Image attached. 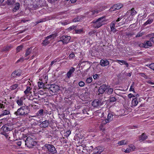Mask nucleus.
<instances>
[{
    "instance_id": "f257e3e1",
    "label": "nucleus",
    "mask_w": 154,
    "mask_h": 154,
    "mask_svg": "<svg viewBox=\"0 0 154 154\" xmlns=\"http://www.w3.org/2000/svg\"><path fill=\"white\" fill-rule=\"evenodd\" d=\"M28 114V109L25 106H22L18 109L14 114L17 116H23Z\"/></svg>"
},
{
    "instance_id": "f03ea898",
    "label": "nucleus",
    "mask_w": 154,
    "mask_h": 154,
    "mask_svg": "<svg viewBox=\"0 0 154 154\" xmlns=\"http://www.w3.org/2000/svg\"><path fill=\"white\" fill-rule=\"evenodd\" d=\"M25 145L29 148H32L36 143L35 141L30 137H27L26 140H25Z\"/></svg>"
},
{
    "instance_id": "7ed1b4c3",
    "label": "nucleus",
    "mask_w": 154,
    "mask_h": 154,
    "mask_svg": "<svg viewBox=\"0 0 154 154\" xmlns=\"http://www.w3.org/2000/svg\"><path fill=\"white\" fill-rule=\"evenodd\" d=\"M105 20L104 17H102L98 18L96 21H94V27L95 28H98L103 24Z\"/></svg>"
},
{
    "instance_id": "20e7f679",
    "label": "nucleus",
    "mask_w": 154,
    "mask_h": 154,
    "mask_svg": "<svg viewBox=\"0 0 154 154\" xmlns=\"http://www.w3.org/2000/svg\"><path fill=\"white\" fill-rule=\"evenodd\" d=\"M45 147L48 149V150L49 152L51 153L52 154H55L57 153V150L53 145L50 144H46L45 145Z\"/></svg>"
},
{
    "instance_id": "39448f33",
    "label": "nucleus",
    "mask_w": 154,
    "mask_h": 154,
    "mask_svg": "<svg viewBox=\"0 0 154 154\" xmlns=\"http://www.w3.org/2000/svg\"><path fill=\"white\" fill-rule=\"evenodd\" d=\"M104 150V149L100 146H97L91 151L92 154H100Z\"/></svg>"
},
{
    "instance_id": "423d86ee",
    "label": "nucleus",
    "mask_w": 154,
    "mask_h": 154,
    "mask_svg": "<svg viewBox=\"0 0 154 154\" xmlns=\"http://www.w3.org/2000/svg\"><path fill=\"white\" fill-rule=\"evenodd\" d=\"M71 38L70 36L63 35L60 37V40L59 42L61 41L63 44H67L69 42Z\"/></svg>"
},
{
    "instance_id": "0eeeda50",
    "label": "nucleus",
    "mask_w": 154,
    "mask_h": 154,
    "mask_svg": "<svg viewBox=\"0 0 154 154\" xmlns=\"http://www.w3.org/2000/svg\"><path fill=\"white\" fill-rule=\"evenodd\" d=\"M49 90L53 93L57 92L60 90L58 86L56 85H51L49 88Z\"/></svg>"
},
{
    "instance_id": "6e6552de",
    "label": "nucleus",
    "mask_w": 154,
    "mask_h": 154,
    "mask_svg": "<svg viewBox=\"0 0 154 154\" xmlns=\"http://www.w3.org/2000/svg\"><path fill=\"white\" fill-rule=\"evenodd\" d=\"M123 7V5L120 3H118L113 5L110 9V11H114L116 10L120 9Z\"/></svg>"
},
{
    "instance_id": "1a4fd4ad",
    "label": "nucleus",
    "mask_w": 154,
    "mask_h": 154,
    "mask_svg": "<svg viewBox=\"0 0 154 154\" xmlns=\"http://www.w3.org/2000/svg\"><path fill=\"white\" fill-rule=\"evenodd\" d=\"M107 86L106 85H103L100 86L98 89L99 94H102L107 89Z\"/></svg>"
},
{
    "instance_id": "9d476101",
    "label": "nucleus",
    "mask_w": 154,
    "mask_h": 154,
    "mask_svg": "<svg viewBox=\"0 0 154 154\" xmlns=\"http://www.w3.org/2000/svg\"><path fill=\"white\" fill-rule=\"evenodd\" d=\"M102 104V103L97 99L94 100L92 103V105L94 107H97L101 105Z\"/></svg>"
},
{
    "instance_id": "9b49d317",
    "label": "nucleus",
    "mask_w": 154,
    "mask_h": 154,
    "mask_svg": "<svg viewBox=\"0 0 154 154\" xmlns=\"http://www.w3.org/2000/svg\"><path fill=\"white\" fill-rule=\"evenodd\" d=\"M109 64V62L106 60H101L100 65L103 66H107Z\"/></svg>"
},
{
    "instance_id": "f8f14e48",
    "label": "nucleus",
    "mask_w": 154,
    "mask_h": 154,
    "mask_svg": "<svg viewBox=\"0 0 154 154\" xmlns=\"http://www.w3.org/2000/svg\"><path fill=\"white\" fill-rule=\"evenodd\" d=\"M147 138V136L144 133H143L139 137V140L140 142H142Z\"/></svg>"
},
{
    "instance_id": "ddd939ff",
    "label": "nucleus",
    "mask_w": 154,
    "mask_h": 154,
    "mask_svg": "<svg viewBox=\"0 0 154 154\" xmlns=\"http://www.w3.org/2000/svg\"><path fill=\"white\" fill-rule=\"evenodd\" d=\"M25 98L23 97H22L18 99L17 101V103L18 105L19 106H23V101L25 100Z\"/></svg>"
},
{
    "instance_id": "4468645a",
    "label": "nucleus",
    "mask_w": 154,
    "mask_h": 154,
    "mask_svg": "<svg viewBox=\"0 0 154 154\" xmlns=\"http://www.w3.org/2000/svg\"><path fill=\"white\" fill-rule=\"evenodd\" d=\"M75 70V69L73 67H71L69 70V71L67 72V76L68 78H69L71 76V74L73 73Z\"/></svg>"
},
{
    "instance_id": "2eb2a0df",
    "label": "nucleus",
    "mask_w": 154,
    "mask_h": 154,
    "mask_svg": "<svg viewBox=\"0 0 154 154\" xmlns=\"http://www.w3.org/2000/svg\"><path fill=\"white\" fill-rule=\"evenodd\" d=\"M116 22H113L110 25V28L111 31L113 33H115L117 31V30L115 28V25L116 24Z\"/></svg>"
},
{
    "instance_id": "dca6fc26",
    "label": "nucleus",
    "mask_w": 154,
    "mask_h": 154,
    "mask_svg": "<svg viewBox=\"0 0 154 154\" xmlns=\"http://www.w3.org/2000/svg\"><path fill=\"white\" fill-rule=\"evenodd\" d=\"M116 61L121 65L125 64L126 65V67H128V64L126 61L124 60H116Z\"/></svg>"
},
{
    "instance_id": "f3484780",
    "label": "nucleus",
    "mask_w": 154,
    "mask_h": 154,
    "mask_svg": "<svg viewBox=\"0 0 154 154\" xmlns=\"http://www.w3.org/2000/svg\"><path fill=\"white\" fill-rule=\"evenodd\" d=\"M151 41L150 40L149 41H145L144 42V48H148L149 47L152 46V44L151 42Z\"/></svg>"
},
{
    "instance_id": "a211bd4d",
    "label": "nucleus",
    "mask_w": 154,
    "mask_h": 154,
    "mask_svg": "<svg viewBox=\"0 0 154 154\" xmlns=\"http://www.w3.org/2000/svg\"><path fill=\"white\" fill-rule=\"evenodd\" d=\"M4 132H6L12 130L11 128L9 127L8 125H6L2 127Z\"/></svg>"
},
{
    "instance_id": "6ab92c4d",
    "label": "nucleus",
    "mask_w": 154,
    "mask_h": 154,
    "mask_svg": "<svg viewBox=\"0 0 154 154\" xmlns=\"http://www.w3.org/2000/svg\"><path fill=\"white\" fill-rule=\"evenodd\" d=\"M100 11H101L98 10L97 9H93L91 10V11L90 12V14H92V15H95Z\"/></svg>"
},
{
    "instance_id": "aec40b11",
    "label": "nucleus",
    "mask_w": 154,
    "mask_h": 154,
    "mask_svg": "<svg viewBox=\"0 0 154 154\" xmlns=\"http://www.w3.org/2000/svg\"><path fill=\"white\" fill-rule=\"evenodd\" d=\"M57 33H54L47 36L46 38L50 41L52 39H54L57 36Z\"/></svg>"
},
{
    "instance_id": "412c9836",
    "label": "nucleus",
    "mask_w": 154,
    "mask_h": 154,
    "mask_svg": "<svg viewBox=\"0 0 154 154\" xmlns=\"http://www.w3.org/2000/svg\"><path fill=\"white\" fill-rule=\"evenodd\" d=\"M49 123L48 121L46 120L43 122L41 124L42 126L44 128H45L47 127L49 125Z\"/></svg>"
},
{
    "instance_id": "4be33fe9",
    "label": "nucleus",
    "mask_w": 154,
    "mask_h": 154,
    "mask_svg": "<svg viewBox=\"0 0 154 154\" xmlns=\"http://www.w3.org/2000/svg\"><path fill=\"white\" fill-rule=\"evenodd\" d=\"M12 47L10 45H7L4 47L2 49V51H8Z\"/></svg>"
},
{
    "instance_id": "5701e85b",
    "label": "nucleus",
    "mask_w": 154,
    "mask_h": 154,
    "mask_svg": "<svg viewBox=\"0 0 154 154\" xmlns=\"http://www.w3.org/2000/svg\"><path fill=\"white\" fill-rule=\"evenodd\" d=\"M32 48H28L26 50V53L25 54V57H26L27 56L29 55L32 52Z\"/></svg>"
},
{
    "instance_id": "b1692460",
    "label": "nucleus",
    "mask_w": 154,
    "mask_h": 154,
    "mask_svg": "<svg viewBox=\"0 0 154 154\" xmlns=\"http://www.w3.org/2000/svg\"><path fill=\"white\" fill-rule=\"evenodd\" d=\"M20 7V5L19 3H17L15 4L14 7L13 9V11L15 12L17 10L19 9Z\"/></svg>"
},
{
    "instance_id": "393cba45",
    "label": "nucleus",
    "mask_w": 154,
    "mask_h": 154,
    "mask_svg": "<svg viewBox=\"0 0 154 154\" xmlns=\"http://www.w3.org/2000/svg\"><path fill=\"white\" fill-rule=\"evenodd\" d=\"M20 75V73L18 71H14L11 74V76L13 77H15L16 76H19Z\"/></svg>"
},
{
    "instance_id": "a878e982",
    "label": "nucleus",
    "mask_w": 154,
    "mask_h": 154,
    "mask_svg": "<svg viewBox=\"0 0 154 154\" xmlns=\"http://www.w3.org/2000/svg\"><path fill=\"white\" fill-rule=\"evenodd\" d=\"M25 141L24 140H21L17 142V144L18 146L25 145Z\"/></svg>"
},
{
    "instance_id": "bb28decb",
    "label": "nucleus",
    "mask_w": 154,
    "mask_h": 154,
    "mask_svg": "<svg viewBox=\"0 0 154 154\" xmlns=\"http://www.w3.org/2000/svg\"><path fill=\"white\" fill-rule=\"evenodd\" d=\"M31 88L29 87H27L26 89L24 91V93L25 94L30 93L31 94L32 92L31 91Z\"/></svg>"
},
{
    "instance_id": "cd10ccee",
    "label": "nucleus",
    "mask_w": 154,
    "mask_h": 154,
    "mask_svg": "<svg viewBox=\"0 0 154 154\" xmlns=\"http://www.w3.org/2000/svg\"><path fill=\"white\" fill-rule=\"evenodd\" d=\"M10 112L8 110H5L0 115V116H5L9 114Z\"/></svg>"
},
{
    "instance_id": "c85d7f7f",
    "label": "nucleus",
    "mask_w": 154,
    "mask_h": 154,
    "mask_svg": "<svg viewBox=\"0 0 154 154\" xmlns=\"http://www.w3.org/2000/svg\"><path fill=\"white\" fill-rule=\"evenodd\" d=\"M127 143V141L125 140H123L119 142L118 144L119 146H122L126 144Z\"/></svg>"
},
{
    "instance_id": "c756f323",
    "label": "nucleus",
    "mask_w": 154,
    "mask_h": 154,
    "mask_svg": "<svg viewBox=\"0 0 154 154\" xmlns=\"http://www.w3.org/2000/svg\"><path fill=\"white\" fill-rule=\"evenodd\" d=\"M128 11L131 13V15L132 16L135 15L137 14V12L134 10V8L129 10Z\"/></svg>"
},
{
    "instance_id": "7c9ffc66",
    "label": "nucleus",
    "mask_w": 154,
    "mask_h": 154,
    "mask_svg": "<svg viewBox=\"0 0 154 154\" xmlns=\"http://www.w3.org/2000/svg\"><path fill=\"white\" fill-rule=\"evenodd\" d=\"M11 134H13L14 135V134L12 133H10L9 134L8 133H6V132H3L2 134L3 135H5L6 137L7 138H8L9 140H10V135Z\"/></svg>"
},
{
    "instance_id": "2f4dec72",
    "label": "nucleus",
    "mask_w": 154,
    "mask_h": 154,
    "mask_svg": "<svg viewBox=\"0 0 154 154\" xmlns=\"http://www.w3.org/2000/svg\"><path fill=\"white\" fill-rule=\"evenodd\" d=\"M50 42V40H48L45 38L42 42V44L44 45H46L49 44Z\"/></svg>"
},
{
    "instance_id": "473e14b6",
    "label": "nucleus",
    "mask_w": 154,
    "mask_h": 154,
    "mask_svg": "<svg viewBox=\"0 0 154 154\" xmlns=\"http://www.w3.org/2000/svg\"><path fill=\"white\" fill-rule=\"evenodd\" d=\"M138 103L137 99L136 98L134 99L132 101V104L134 106H136Z\"/></svg>"
},
{
    "instance_id": "72a5a7b5",
    "label": "nucleus",
    "mask_w": 154,
    "mask_h": 154,
    "mask_svg": "<svg viewBox=\"0 0 154 154\" xmlns=\"http://www.w3.org/2000/svg\"><path fill=\"white\" fill-rule=\"evenodd\" d=\"M113 116V115L111 113H109L108 114L107 119L108 122H109L112 120Z\"/></svg>"
},
{
    "instance_id": "f704fd0d",
    "label": "nucleus",
    "mask_w": 154,
    "mask_h": 154,
    "mask_svg": "<svg viewBox=\"0 0 154 154\" xmlns=\"http://www.w3.org/2000/svg\"><path fill=\"white\" fill-rule=\"evenodd\" d=\"M117 100V99L115 97H110V98L109 99V101L110 102H112L116 101Z\"/></svg>"
},
{
    "instance_id": "c9c22d12",
    "label": "nucleus",
    "mask_w": 154,
    "mask_h": 154,
    "mask_svg": "<svg viewBox=\"0 0 154 154\" xmlns=\"http://www.w3.org/2000/svg\"><path fill=\"white\" fill-rule=\"evenodd\" d=\"M106 90V92L109 94H111L113 91V89L112 88H107Z\"/></svg>"
},
{
    "instance_id": "e433bc0d",
    "label": "nucleus",
    "mask_w": 154,
    "mask_h": 154,
    "mask_svg": "<svg viewBox=\"0 0 154 154\" xmlns=\"http://www.w3.org/2000/svg\"><path fill=\"white\" fill-rule=\"evenodd\" d=\"M75 33L77 34H80L83 32V29H75Z\"/></svg>"
},
{
    "instance_id": "4c0bfd02",
    "label": "nucleus",
    "mask_w": 154,
    "mask_h": 154,
    "mask_svg": "<svg viewBox=\"0 0 154 154\" xmlns=\"http://www.w3.org/2000/svg\"><path fill=\"white\" fill-rule=\"evenodd\" d=\"M92 81V78L91 77H90L88 78L86 80V82L87 83H90Z\"/></svg>"
},
{
    "instance_id": "58836bf2",
    "label": "nucleus",
    "mask_w": 154,
    "mask_h": 154,
    "mask_svg": "<svg viewBox=\"0 0 154 154\" xmlns=\"http://www.w3.org/2000/svg\"><path fill=\"white\" fill-rule=\"evenodd\" d=\"M153 21L152 19H149L145 22L144 23L145 25H146L148 24H150Z\"/></svg>"
},
{
    "instance_id": "ea45409f",
    "label": "nucleus",
    "mask_w": 154,
    "mask_h": 154,
    "mask_svg": "<svg viewBox=\"0 0 154 154\" xmlns=\"http://www.w3.org/2000/svg\"><path fill=\"white\" fill-rule=\"evenodd\" d=\"M38 86L39 88H42L44 87V85L43 83L41 82H38Z\"/></svg>"
},
{
    "instance_id": "a19ab883",
    "label": "nucleus",
    "mask_w": 154,
    "mask_h": 154,
    "mask_svg": "<svg viewBox=\"0 0 154 154\" xmlns=\"http://www.w3.org/2000/svg\"><path fill=\"white\" fill-rule=\"evenodd\" d=\"M17 87L18 85L17 84H15L11 86V90H14Z\"/></svg>"
},
{
    "instance_id": "79ce46f5",
    "label": "nucleus",
    "mask_w": 154,
    "mask_h": 154,
    "mask_svg": "<svg viewBox=\"0 0 154 154\" xmlns=\"http://www.w3.org/2000/svg\"><path fill=\"white\" fill-rule=\"evenodd\" d=\"M101 125H105L107 123L109 122H108V120L107 119L103 120L102 121H101Z\"/></svg>"
},
{
    "instance_id": "37998d69",
    "label": "nucleus",
    "mask_w": 154,
    "mask_h": 154,
    "mask_svg": "<svg viewBox=\"0 0 154 154\" xmlns=\"http://www.w3.org/2000/svg\"><path fill=\"white\" fill-rule=\"evenodd\" d=\"M139 74L141 76L143 77L146 79H147L148 76L143 73H139Z\"/></svg>"
},
{
    "instance_id": "c03bdc74",
    "label": "nucleus",
    "mask_w": 154,
    "mask_h": 154,
    "mask_svg": "<svg viewBox=\"0 0 154 154\" xmlns=\"http://www.w3.org/2000/svg\"><path fill=\"white\" fill-rule=\"evenodd\" d=\"M22 48L23 46H22L20 45L18 46L16 49L17 52H18L22 50Z\"/></svg>"
},
{
    "instance_id": "a18cd8bd",
    "label": "nucleus",
    "mask_w": 154,
    "mask_h": 154,
    "mask_svg": "<svg viewBox=\"0 0 154 154\" xmlns=\"http://www.w3.org/2000/svg\"><path fill=\"white\" fill-rule=\"evenodd\" d=\"M123 151L126 153H128L131 152V149H130L129 148H127L125 150V149H124Z\"/></svg>"
},
{
    "instance_id": "49530a36",
    "label": "nucleus",
    "mask_w": 154,
    "mask_h": 154,
    "mask_svg": "<svg viewBox=\"0 0 154 154\" xmlns=\"http://www.w3.org/2000/svg\"><path fill=\"white\" fill-rule=\"evenodd\" d=\"M13 2V0H7V3L8 5H10L12 4Z\"/></svg>"
},
{
    "instance_id": "de8ad7c7",
    "label": "nucleus",
    "mask_w": 154,
    "mask_h": 154,
    "mask_svg": "<svg viewBox=\"0 0 154 154\" xmlns=\"http://www.w3.org/2000/svg\"><path fill=\"white\" fill-rule=\"evenodd\" d=\"M3 103L5 104V102H4L3 101H2L0 102V108H2L4 107L5 105Z\"/></svg>"
},
{
    "instance_id": "09e8293b",
    "label": "nucleus",
    "mask_w": 154,
    "mask_h": 154,
    "mask_svg": "<svg viewBox=\"0 0 154 154\" xmlns=\"http://www.w3.org/2000/svg\"><path fill=\"white\" fill-rule=\"evenodd\" d=\"M135 148V146L133 145H131L129 147V148L131 149V151L134 150Z\"/></svg>"
},
{
    "instance_id": "8fccbe9b",
    "label": "nucleus",
    "mask_w": 154,
    "mask_h": 154,
    "mask_svg": "<svg viewBox=\"0 0 154 154\" xmlns=\"http://www.w3.org/2000/svg\"><path fill=\"white\" fill-rule=\"evenodd\" d=\"M85 84V83L82 81H80L79 83V85L80 87H83Z\"/></svg>"
},
{
    "instance_id": "3c124183",
    "label": "nucleus",
    "mask_w": 154,
    "mask_h": 154,
    "mask_svg": "<svg viewBox=\"0 0 154 154\" xmlns=\"http://www.w3.org/2000/svg\"><path fill=\"white\" fill-rule=\"evenodd\" d=\"M43 109H41L40 110H39L38 112V115L39 116H42L43 114Z\"/></svg>"
},
{
    "instance_id": "603ef678",
    "label": "nucleus",
    "mask_w": 154,
    "mask_h": 154,
    "mask_svg": "<svg viewBox=\"0 0 154 154\" xmlns=\"http://www.w3.org/2000/svg\"><path fill=\"white\" fill-rule=\"evenodd\" d=\"M143 32H139L137 35L136 36V37H141L143 35Z\"/></svg>"
},
{
    "instance_id": "864d4df0",
    "label": "nucleus",
    "mask_w": 154,
    "mask_h": 154,
    "mask_svg": "<svg viewBox=\"0 0 154 154\" xmlns=\"http://www.w3.org/2000/svg\"><path fill=\"white\" fill-rule=\"evenodd\" d=\"M138 45L139 47L144 48V43H138Z\"/></svg>"
},
{
    "instance_id": "5fc2aeb1",
    "label": "nucleus",
    "mask_w": 154,
    "mask_h": 154,
    "mask_svg": "<svg viewBox=\"0 0 154 154\" xmlns=\"http://www.w3.org/2000/svg\"><path fill=\"white\" fill-rule=\"evenodd\" d=\"M149 67L151 69L154 70V63L150 64L149 66Z\"/></svg>"
},
{
    "instance_id": "6e6d98bb",
    "label": "nucleus",
    "mask_w": 154,
    "mask_h": 154,
    "mask_svg": "<svg viewBox=\"0 0 154 154\" xmlns=\"http://www.w3.org/2000/svg\"><path fill=\"white\" fill-rule=\"evenodd\" d=\"M75 55L73 53H72L70 54L69 56V57L70 58H72L74 57Z\"/></svg>"
},
{
    "instance_id": "4d7b16f0",
    "label": "nucleus",
    "mask_w": 154,
    "mask_h": 154,
    "mask_svg": "<svg viewBox=\"0 0 154 154\" xmlns=\"http://www.w3.org/2000/svg\"><path fill=\"white\" fill-rule=\"evenodd\" d=\"M128 97L129 98H131L133 97H134V96L131 94H130L128 95Z\"/></svg>"
},
{
    "instance_id": "13d9d810",
    "label": "nucleus",
    "mask_w": 154,
    "mask_h": 154,
    "mask_svg": "<svg viewBox=\"0 0 154 154\" xmlns=\"http://www.w3.org/2000/svg\"><path fill=\"white\" fill-rule=\"evenodd\" d=\"M57 62V60L56 59L53 60V61H52L51 62V63L50 64V66H52L53 64H54L55 63H56Z\"/></svg>"
},
{
    "instance_id": "bf43d9fd",
    "label": "nucleus",
    "mask_w": 154,
    "mask_h": 154,
    "mask_svg": "<svg viewBox=\"0 0 154 154\" xmlns=\"http://www.w3.org/2000/svg\"><path fill=\"white\" fill-rule=\"evenodd\" d=\"M98 77V75L97 74H95L93 76V77L94 79H96Z\"/></svg>"
},
{
    "instance_id": "052dcab7",
    "label": "nucleus",
    "mask_w": 154,
    "mask_h": 154,
    "mask_svg": "<svg viewBox=\"0 0 154 154\" xmlns=\"http://www.w3.org/2000/svg\"><path fill=\"white\" fill-rule=\"evenodd\" d=\"M24 60V59L22 57H21L20 58V59H19L18 60H17V63H18L20 61H23Z\"/></svg>"
},
{
    "instance_id": "680f3d73",
    "label": "nucleus",
    "mask_w": 154,
    "mask_h": 154,
    "mask_svg": "<svg viewBox=\"0 0 154 154\" xmlns=\"http://www.w3.org/2000/svg\"><path fill=\"white\" fill-rule=\"evenodd\" d=\"M147 83H149V84H151L152 85H154V83L152 82H151V81H150V80H149V81H147Z\"/></svg>"
},
{
    "instance_id": "e2e57ef3",
    "label": "nucleus",
    "mask_w": 154,
    "mask_h": 154,
    "mask_svg": "<svg viewBox=\"0 0 154 154\" xmlns=\"http://www.w3.org/2000/svg\"><path fill=\"white\" fill-rule=\"evenodd\" d=\"M71 132L70 131H68L66 132V134L69 136Z\"/></svg>"
},
{
    "instance_id": "0e129e2a",
    "label": "nucleus",
    "mask_w": 154,
    "mask_h": 154,
    "mask_svg": "<svg viewBox=\"0 0 154 154\" xmlns=\"http://www.w3.org/2000/svg\"><path fill=\"white\" fill-rule=\"evenodd\" d=\"M150 40L152 42H154V37H151L150 38Z\"/></svg>"
},
{
    "instance_id": "69168bd1",
    "label": "nucleus",
    "mask_w": 154,
    "mask_h": 154,
    "mask_svg": "<svg viewBox=\"0 0 154 154\" xmlns=\"http://www.w3.org/2000/svg\"><path fill=\"white\" fill-rule=\"evenodd\" d=\"M48 2H50V3H52L55 2L56 1H57V0H48Z\"/></svg>"
},
{
    "instance_id": "338daca9",
    "label": "nucleus",
    "mask_w": 154,
    "mask_h": 154,
    "mask_svg": "<svg viewBox=\"0 0 154 154\" xmlns=\"http://www.w3.org/2000/svg\"><path fill=\"white\" fill-rule=\"evenodd\" d=\"M75 27L74 26H71L69 28V29H75Z\"/></svg>"
},
{
    "instance_id": "774afa93",
    "label": "nucleus",
    "mask_w": 154,
    "mask_h": 154,
    "mask_svg": "<svg viewBox=\"0 0 154 154\" xmlns=\"http://www.w3.org/2000/svg\"><path fill=\"white\" fill-rule=\"evenodd\" d=\"M130 91H134V89L132 88V86H131V88L130 89Z\"/></svg>"
}]
</instances>
